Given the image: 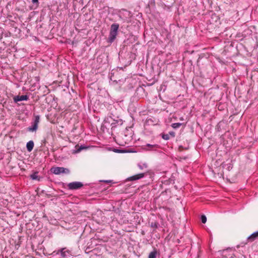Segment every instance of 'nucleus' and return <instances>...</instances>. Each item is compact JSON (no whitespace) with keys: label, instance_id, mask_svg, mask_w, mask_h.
I'll use <instances>...</instances> for the list:
<instances>
[{"label":"nucleus","instance_id":"obj_1","mask_svg":"<svg viewBox=\"0 0 258 258\" xmlns=\"http://www.w3.org/2000/svg\"><path fill=\"white\" fill-rule=\"evenodd\" d=\"M118 28V24H113L111 25L109 36L108 37L109 42H112L114 40L117 34V30Z\"/></svg>","mask_w":258,"mask_h":258},{"label":"nucleus","instance_id":"obj_2","mask_svg":"<svg viewBox=\"0 0 258 258\" xmlns=\"http://www.w3.org/2000/svg\"><path fill=\"white\" fill-rule=\"evenodd\" d=\"M51 171L56 175L64 173L69 174L70 173V170L68 168L60 167H55L51 168Z\"/></svg>","mask_w":258,"mask_h":258},{"label":"nucleus","instance_id":"obj_3","mask_svg":"<svg viewBox=\"0 0 258 258\" xmlns=\"http://www.w3.org/2000/svg\"><path fill=\"white\" fill-rule=\"evenodd\" d=\"M68 186L70 189H77L83 186V184L81 182L75 181L70 183Z\"/></svg>","mask_w":258,"mask_h":258},{"label":"nucleus","instance_id":"obj_4","mask_svg":"<svg viewBox=\"0 0 258 258\" xmlns=\"http://www.w3.org/2000/svg\"><path fill=\"white\" fill-rule=\"evenodd\" d=\"M257 239H258V231L253 233L248 236L247 240L248 242H252Z\"/></svg>","mask_w":258,"mask_h":258},{"label":"nucleus","instance_id":"obj_5","mask_svg":"<svg viewBox=\"0 0 258 258\" xmlns=\"http://www.w3.org/2000/svg\"><path fill=\"white\" fill-rule=\"evenodd\" d=\"M28 97L27 95L16 96L14 98V101L17 102L23 100H27Z\"/></svg>","mask_w":258,"mask_h":258},{"label":"nucleus","instance_id":"obj_6","mask_svg":"<svg viewBox=\"0 0 258 258\" xmlns=\"http://www.w3.org/2000/svg\"><path fill=\"white\" fill-rule=\"evenodd\" d=\"M144 176V173H140V174L131 176L130 177L128 178V179L130 181L138 180V179H139L143 177Z\"/></svg>","mask_w":258,"mask_h":258},{"label":"nucleus","instance_id":"obj_7","mask_svg":"<svg viewBox=\"0 0 258 258\" xmlns=\"http://www.w3.org/2000/svg\"><path fill=\"white\" fill-rule=\"evenodd\" d=\"M27 149L29 152L32 150L34 147V143L32 141H30L27 143L26 145Z\"/></svg>","mask_w":258,"mask_h":258},{"label":"nucleus","instance_id":"obj_8","mask_svg":"<svg viewBox=\"0 0 258 258\" xmlns=\"http://www.w3.org/2000/svg\"><path fill=\"white\" fill-rule=\"evenodd\" d=\"M157 252L156 250L151 251L149 254L148 258H156L157 255Z\"/></svg>","mask_w":258,"mask_h":258},{"label":"nucleus","instance_id":"obj_9","mask_svg":"<svg viewBox=\"0 0 258 258\" xmlns=\"http://www.w3.org/2000/svg\"><path fill=\"white\" fill-rule=\"evenodd\" d=\"M38 128V125L33 123L32 126L29 127L28 130L31 132L36 131Z\"/></svg>","mask_w":258,"mask_h":258},{"label":"nucleus","instance_id":"obj_10","mask_svg":"<svg viewBox=\"0 0 258 258\" xmlns=\"http://www.w3.org/2000/svg\"><path fill=\"white\" fill-rule=\"evenodd\" d=\"M181 123H174L172 124V126L174 128H177L179 127L181 125Z\"/></svg>","mask_w":258,"mask_h":258},{"label":"nucleus","instance_id":"obj_11","mask_svg":"<svg viewBox=\"0 0 258 258\" xmlns=\"http://www.w3.org/2000/svg\"><path fill=\"white\" fill-rule=\"evenodd\" d=\"M37 173L35 172L34 174L31 175L30 177L32 179H38V177L37 175Z\"/></svg>","mask_w":258,"mask_h":258},{"label":"nucleus","instance_id":"obj_12","mask_svg":"<svg viewBox=\"0 0 258 258\" xmlns=\"http://www.w3.org/2000/svg\"><path fill=\"white\" fill-rule=\"evenodd\" d=\"M201 220H202V222L203 223H205L207 221V218H206V216L202 215L201 216Z\"/></svg>","mask_w":258,"mask_h":258},{"label":"nucleus","instance_id":"obj_13","mask_svg":"<svg viewBox=\"0 0 258 258\" xmlns=\"http://www.w3.org/2000/svg\"><path fill=\"white\" fill-rule=\"evenodd\" d=\"M65 248H61L60 250L61 255L63 257H64L66 256V251H64Z\"/></svg>","mask_w":258,"mask_h":258},{"label":"nucleus","instance_id":"obj_14","mask_svg":"<svg viewBox=\"0 0 258 258\" xmlns=\"http://www.w3.org/2000/svg\"><path fill=\"white\" fill-rule=\"evenodd\" d=\"M39 122V116H36L35 117V121L34 122V123L36 124H38V123Z\"/></svg>","mask_w":258,"mask_h":258},{"label":"nucleus","instance_id":"obj_15","mask_svg":"<svg viewBox=\"0 0 258 258\" xmlns=\"http://www.w3.org/2000/svg\"><path fill=\"white\" fill-rule=\"evenodd\" d=\"M162 138L163 139L167 140L169 139V136L168 134L163 135Z\"/></svg>","mask_w":258,"mask_h":258},{"label":"nucleus","instance_id":"obj_16","mask_svg":"<svg viewBox=\"0 0 258 258\" xmlns=\"http://www.w3.org/2000/svg\"><path fill=\"white\" fill-rule=\"evenodd\" d=\"M86 148L84 146H81L79 149H77V152H80L82 149H84Z\"/></svg>","mask_w":258,"mask_h":258},{"label":"nucleus","instance_id":"obj_17","mask_svg":"<svg viewBox=\"0 0 258 258\" xmlns=\"http://www.w3.org/2000/svg\"><path fill=\"white\" fill-rule=\"evenodd\" d=\"M147 146L148 147H156L157 146L156 145H151V144H147Z\"/></svg>","mask_w":258,"mask_h":258},{"label":"nucleus","instance_id":"obj_18","mask_svg":"<svg viewBox=\"0 0 258 258\" xmlns=\"http://www.w3.org/2000/svg\"><path fill=\"white\" fill-rule=\"evenodd\" d=\"M32 2L33 3L35 4H38V0H32Z\"/></svg>","mask_w":258,"mask_h":258},{"label":"nucleus","instance_id":"obj_19","mask_svg":"<svg viewBox=\"0 0 258 258\" xmlns=\"http://www.w3.org/2000/svg\"><path fill=\"white\" fill-rule=\"evenodd\" d=\"M170 134L171 135H172L173 137H174V133H170Z\"/></svg>","mask_w":258,"mask_h":258}]
</instances>
